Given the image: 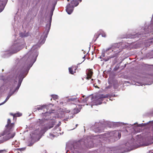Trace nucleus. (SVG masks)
Here are the masks:
<instances>
[{"label": "nucleus", "mask_w": 153, "mask_h": 153, "mask_svg": "<svg viewBox=\"0 0 153 153\" xmlns=\"http://www.w3.org/2000/svg\"><path fill=\"white\" fill-rule=\"evenodd\" d=\"M37 56V54H36L33 59L30 63L25 61H20L21 59H17L14 64L15 70H16V74L13 78L10 76L5 79L3 76H0V79H2L4 82V85L0 87V91L2 92L8 89H10V91L6 99L4 102L0 103V105L5 103L15 92L18 91L23 78L27 75L30 68L36 61V58Z\"/></svg>", "instance_id": "f257e3e1"}, {"label": "nucleus", "mask_w": 153, "mask_h": 153, "mask_svg": "<svg viewBox=\"0 0 153 153\" xmlns=\"http://www.w3.org/2000/svg\"><path fill=\"white\" fill-rule=\"evenodd\" d=\"M138 30L139 31V32L135 34L129 35L127 36L126 38H142L143 37L142 39H144L145 38L147 37L144 42L145 46L148 47L153 44V37H149V36L152 34L153 31V14L151 21L146 23L144 27L142 28L139 27Z\"/></svg>", "instance_id": "f03ea898"}, {"label": "nucleus", "mask_w": 153, "mask_h": 153, "mask_svg": "<svg viewBox=\"0 0 153 153\" xmlns=\"http://www.w3.org/2000/svg\"><path fill=\"white\" fill-rule=\"evenodd\" d=\"M53 11L51 10L50 12L51 16L49 23L47 24L46 25V29L44 32V36H42L39 41V43L41 45L40 46L38 44H37L36 45H33L31 49V50L28 52L23 58H21V60H20V61H25L29 63H30L31 62V61L32 60L34 57H35V55L37 54V56L36 58H36L38 55V52L37 51V49L39 48L40 46L44 43L46 38L47 37L48 35L51 27L52 17L53 15Z\"/></svg>", "instance_id": "7ed1b4c3"}, {"label": "nucleus", "mask_w": 153, "mask_h": 153, "mask_svg": "<svg viewBox=\"0 0 153 153\" xmlns=\"http://www.w3.org/2000/svg\"><path fill=\"white\" fill-rule=\"evenodd\" d=\"M53 106V105L50 104L49 105H42L41 106H39L37 108L34 109V111H36V110H38L43 109L44 108H46L47 111L44 113H42L43 115V118L39 119L36 122L37 124H42L45 123L48 120H53L54 121L52 122V123L50 124H54L55 123H56V121L55 123L54 122V118L56 119L57 118L56 117L57 114H53V111H54V110L50 111L51 109V107Z\"/></svg>", "instance_id": "20e7f679"}, {"label": "nucleus", "mask_w": 153, "mask_h": 153, "mask_svg": "<svg viewBox=\"0 0 153 153\" xmlns=\"http://www.w3.org/2000/svg\"><path fill=\"white\" fill-rule=\"evenodd\" d=\"M140 145V142L138 140L134 141V139L132 138L126 143L125 147L123 148L119 149L116 147L111 148H107L106 151H107V153H123L128 152L138 148Z\"/></svg>", "instance_id": "39448f33"}, {"label": "nucleus", "mask_w": 153, "mask_h": 153, "mask_svg": "<svg viewBox=\"0 0 153 153\" xmlns=\"http://www.w3.org/2000/svg\"><path fill=\"white\" fill-rule=\"evenodd\" d=\"M19 35L20 38L14 42L13 44L11 46L9 51L4 52L2 56L3 57H7L10 56L12 54L17 53L24 46L25 43L23 37L27 36L29 35V33H28L24 34L21 33Z\"/></svg>", "instance_id": "423d86ee"}, {"label": "nucleus", "mask_w": 153, "mask_h": 153, "mask_svg": "<svg viewBox=\"0 0 153 153\" xmlns=\"http://www.w3.org/2000/svg\"><path fill=\"white\" fill-rule=\"evenodd\" d=\"M40 125H38L37 129L33 131H32L31 134H30L31 138L33 141H36L39 140L41 137L42 136L48 129H50L53 127V126L52 125H42V126L40 127Z\"/></svg>", "instance_id": "0eeeda50"}, {"label": "nucleus", "mask_w": 153, "mask_h": 153, "mask_svg": "<svg viewBox=\"0 0 153 153\" xmlns=\"http://www.w3.org/2000/svg\"><path fill=\"white\" fill-rule=\"evenodd\" d=\"M14 125H6L4 130L0 134V137L4 136L2 140H0V144L13 138L16 135L14 131Z\"/></svg>", "instance_id": "6e6552de"}, {"label": "nucleus", "mask_w": 153, "mask_h": 153, "mask_svg": "<svg viewBox=\"0 0 153 153\" xmlns=\"http://www.w3.org/2000/svg\"><path fill=\"white\" fill-rule=\"evenodd\" d=\"M80 108L78 109L77 107L76 108H75L74 110V112L73 113H69L70 112V111L69 110H66L65 109L64 110L62 109V112H61L60 114L56 115V117L57 118L59 117H63L64 116H66V119H64V120H62V121H58L59 123L58 124H59L60 123H63V122H65V121L67 120L68 119L70 118V119L72 118L74 116V114H77L80 111Z\"/></svg>", "instance_id": "1a4fd4ad"}, {"label": "nucleus", "mask_w": 153, "mask_h": 153, "mask_svg": "<svg viewBox=\"0 0 153 153\" xmlns=\"http://www.w3.org/2000/svg\"><path fill=\"white\" fill-rule=\"evenodd\" d=\"M106 97L105 96L103 95H101L99 96L98 97H97L96 99V102H94L93 100L94 99L93 97H88L84 99H81V102L83 103H86L87 105H88V104L90 102H93V104L91 105V107H92V105H100L102 103V101L103 100L104 98H105Z\"/></svg>", "instance_id": "9d476101"}, {"label": "nucleus", "mask_w": 153, "mask_h": 153, "mask_svg": "<svg viewBox=\"0 0 153 153\" xmlns=\"http://www.w3.org/2000/svg\"><path fill=\"white\" fill-rule=\"evenodd\" d=\"M120 44V43L112 44L110 47L105 49L104 52H106V53L108 55L111 54H115V56L116 55L119 53L122 50Z\"/></svg>", "instance_id": "9b49d317"}, {"label": "nucleus", "mask_w": 153, "mask_h": 153, "mask_svg": "<svg viewBox=\"0 0 153 153\" xmlns=\"http://www.w3.org/2000/svg\"><path fill=\"white\" fill-rule=\"evenodd\" d=\"M131 126L130 128H127L126 130L127 132H129L131 134H134L137 132L142 131L145 128L146 125H135V126L133 127V125H131Z\"/></svg>", "instance_id": "f8f14e48"}, {"label": "nucleus", "mask_w": 153, "mask_h": 153, "mask_svg": "<svg viewBox=\"0 0 153 153\" xmlns=\"http://www.w3.org/2000/svg\"><path fill=\"white\" fill-rule=\"evenodd\" d=\"M78 1H79L80 2L82 1V0H73L71 1V4H69L67 5L66 10L68 14H71L73 11L74 7L78 5Z\"/></svg>", "instance_id": "ddd939ff"}, {"label": "nucleus", "mask_w": 153, "mask_h": 153, "mask_svg": "<svg viewBox=\"0 0 153 153\" xmlns=\"http://www.w3.org/2000/svg\"><path fill=\"white\" fill-rule=\"evenodd\" d=\"M106 135H109L110 136H107L109 137L112 141H115L119 139L121 136V134L120 130L114 131L111 132L110 133L106 134Z\"/></svg>", "instance_id": "4468645a"}, {"label": "nucleus", "mask_w": 153, "mask_h": 153, "mask_svg": "<svg viewBox=\"0 0 153 153\" xmlns=\"http://www.w3.org/2000/svg\"><path fill=\"white\" fill-rule=\"evenodd\" d=\"M59 125H56L52 130V133L56 134V136H58L59 134H63V132H60V128L59 126Z\"/></svg>", "instance_id": "2eb2a0df"}, {"label": "nucleus", "mask_w": 153, "mask_h": 153, "mask_svg": "<svg viewBox=\"0 0 153 153\" xmlns=\"http://www.w3.org/2000/svg\"><path fill=\"white\" fill-rule=\"evenodd\" d=\"M7 1V0H0V2L2 3L0 5V13L4 10Z\"/></svg>", "instance_id": "dca6fc26"}, {"label": "nucleus", "mask_w": 153, "mask_h": 153, "mask_svg": "<svg viewBox=\"0 0 153 153\" xmlns=\"http://www.w3.org/2000/svg\"><path fill=\"white\" fill-rule=\"evenodd\" d=\"M114 124V123L113 122H110L108 121H105L104 120H102L98 122L95 123V124Z\"/></svg>", "instance_id": "f3484780"}, {"label": "nucleus", "mask_w": 153, "mask_h": 153, "mask_svg": "<svg viewBox=\"0 0 153 153\" xmlns=\"http://www.w3.org/2000/svg\"><path fill=\"white\" fill-rule=\"evenodd\" d=\"M11 114L13 116V120H16V117H19L22 115V114L19 112L17 113L14 114Z\"/></svg>", "instance_id": "a211bd4d"}, {"label": "nucleus", "mask_w": 153, "mask_h": 153, "mask_svg": "<svg viewBox=\"0 0 153 153\" xmlns=\"http://www.w3.org/2000/svg\"><path fill=\"white\" fill-rule=\"evenodd\" d=\"M115 57V55H111L107 57H105V58L102 59V60H104L105 62L108 61L110 59L113 58Z\"/></svg>", "instance_id": "6ab92c4d"}, {"label": "nucleus", "mask_w": 153, "mask_h": 153, "mask_svg": "<svg viewBox=\"0 0 153 153\" xmlns=\"http://www.w3.org/2000/svg\"><path fill=\"white\" fill-rule=\"evenodd\" d=\"M87 77L89 78H91L93 74V72L91 70H88L86 71Z\"/></svg>", "instance_id": "aec40b11"}, {"label": "nucleus", "mask_w": 153, "mask_h": 153, "mask_svg": "<svg viewBox=\"0 0 153 153\" xmlns=\"http://www.w3.org/2000/svg\"><path fill=\"white\" fill-rule=\"evenodd\" d=\"M148 140V142L146 143H145V146H148L149 145L151 144L152 143H153V139L151 137H150V139L149 140Z\"/></svg>", "instance_id": "412c9836"}, {"label": "nucleus", "mask_w": 153, "mask_h": 153, "mask_svg": "<svg viewBox=\"0 0 153 153\" xmlns=\"http://www.w3.org/2000/svg\"><path fill=\"white\" fill-rule=\"evenodd\" d=\"M26 128H29V130H27V131H28L29 130H31L33 129V127H35V125H26Z\"/></svg>", "instance_id": "4be33fe9"}, {"label": "nucleus", "mask_w": 153, "mask_h": 153, "mask_svg": "<svg viewBox=\"0 0 153 153\" xmlns=\"http://www.w3.org/2000/svg\"><path fill=\"white\" fill-rule=\"evenodd\" d=\"M57 136H56V134L51 133L49 135V138L52 139H53L54 137H57Z\"/></svg>", "instance_id": "5701e85b"}, {"label": "nucleus", "mask_w": 153, "mask_h": 153, "mask_svg": "<svg viewBox=\"0 0 153 153\" xmlns=\"http://www.w3.org/2000/svg\"><path fill=\"white\" fill-rule=\"evenodd\" d=\"M100 34L102 35V36L103 37H106V34L102 30H101L100 31Z\"/></svg>", "instance_id": "b1692460"}, {"label": "nucleus", "mask_w": 153, "mask_h": 153, "mask_svg": "<svg viewBox=\"0 0 153 153\" xmlns=\"http://www.w3.org/2000/svg\"><path fill=\"white\" fill-rule=\"evenodd\" d=\"M105 51V49H103L102 50V53L101 56L100 57V58H101V57H104L105 56V54L106 52H104V51Z\"/></svg>", "instance_id": "393cba45"}, {"label": "nucleus", "mask_w": 153, "mask_h": 153, "mask_svg": "<svg viewBox=\"0 0 153 153\" xmlns=\"http://www.w3.org/2000/svg\"><path fill=\"white\" fill-rule=\"evenodd\" d=\"M73 125H70V126H69V127L71 128L69 129L68 130H71L74 129L77 127V125H75L73 127L72 126Z\"/></svg>", "instance_id": "a878e982"}, {"label": "nucleus", "mask_w": 153, "mask_h": 153, "mask_svg": "<svg viewBox=\"0 0 153 153\" xmlns=\"http://www.w3.org/2000/svg\"><path fill=\"white\" fill-rule=\"evenodd\" d=\"M140 124H153V120L149 121V122L147 123H142Z\"/></svg>", "instance_id": "bb28decb"}, {"label": "nucleus", "mask_w": 153, "mask_h": 153, "mask_svg": "<svg viewBox=\"0 0 153 153\" xmlns=\"http://www.w3.org/2000/svg\"><path fill=\"white\" fill-rule=\"evenodd\" d=\"M51 96L53 99L54 100L57 99L58 98V96L57 95H52Z\"/></svg>", "instance_id": "cd10ccee"}, {"label": "nucleus", "mask_w": 153, "mask_h": 153, "mask_svg": "<svg viewBox=\"0 0 153 153\" xmlns=\"http://www.w3.org/2000/svg\"><path fill=\"white\" fill-rule=\"evenodd\" d=\"M69 101H74V100H76V101H78V100H77V98H70L69 99Z\"/></svg>", "instance_id": "c85d7f7f"}, {"label": "nucleus", "mask_w": 153, "mask_h": 153, "mask_svg": "<svg viewBox=\"0 0 153 153\" xmlns=\"http://www.w3.org/2000/svg\"><path fill=\"white\" fill-rule=\"evenodd\" d=\"M25 149V148H18L17 149V150L21 152L24 151Z\"/></svg>", "instance_id": "c756f323"}, {"label": "nucleus", "mask_w": 153, "mask_h": 153, "mask_svg": "<svg viewBox=\"0 0 153 153\" xmlns=\"http://www.w3.org/2000/svg\"><path fill=\"white\" fill-rule=\"evenodd\" d=\"M100 35V33H96L94 35V37H95L96 38V40L97 38H98L99 35Z\"/></svg>", "instance_id": "7c9ffc66"}, {"label": "nucleus", "mask_w": 153, "mask_h": 153, "mask_svg": "<svg viewBox=\"0 0 153 153\" xmlns=\"http://www.w3.org/2000/svg\"><path fill=\"white\" fill-rule=\"evenodd\" d=\"M11 123V120L10 119H8L7 122V124H10ZM15 123H11L10 124H14Z\"/></svg>", "instance_id": "2f4dec72"}, {"label": "nucleus", "mask_w": 153, "mask_h": 153, "mask_svg": "<svg viewBox=\"0 0 153 153\" xmlns=\"http://www.w3.org/2000/svg\"><path fill=\"white\" fill-rule=\"evenodd\" d=\"M69 71L70 74H74V72L72 71V69L71 68H69Z\"/></svg>", "instance_id": "473e14b6"}, {"label": "nucleus", "mask_w": 153, "mask_h": 153, "mask_svg": "<svg viewBox=\"0 0 153 153\" xmlns=\"http://www.w3.org/2000/svg\"><path fill=\"white\" fill-rule=\"evenodd\" d=\"M71 150L72 151H73V153H74L75 151H76V150H75V149L74 146H73V147L71 148Z\"/></svg>", "instance_id": "72a5a7b5"}, {"label": "nucleus", "mask_w": 153, "mask_h": 153, "mask_svg": "<svg viewBox=\"0 0 153 153\" xmlns=\"http://www.w3.org/2000/svg\"><path fill=\"white\" fill-rule=\"evenodd\" d=\"M69 145H70V144L69 143H68L66 144V149L70 148L69 147Z\"/></svg>", "instance_id": "f704fd0d"}, {"label": "nucleus", "mask_w": 153, "mask_h": 153, "mask_svg": "<svg viewBox=\"0 0 153 153\" xmlns=\"http://www.w3.org/2000/svg\"><path fill=\"white\" fill-rule=\"evenodd\" d=\"M150 126L149 127L150 129H152V130L153 131V125H150Z\"/></svg>", "instance_id": "c9c22d12"}, {"label": "nucleus", "mask_w": 153, "mask_h": 153, "mask_svg": "<svg viewBox=\"0 0 153 153\" xmlns=\"http://www.w3.org/2000/svg\"><path fill=\"white\" fill-rule=\"evenodd\" d=\"M147 153H153V150H152L147 152Z\"/></svg>", "instance_id": "e433bc0d"}, {"label": "nucleus", "mask_w": 153, "mask_h": 153, "mask_svg": "<svg viewBox=\"0 0 153 153\" xmlns=\"http://www.w3.org/2000/svg\"><path fill=\"white\" fill-rule=\"evenodd\" d=\"M0 153H6L5 152L4 150H0Z\"/></svg>", "instance_id": "4c0bfd02"}, {"label": "nucleus", "mask_w": 153, "mask_h": 153, "mask_svg": "<svg viewBox=\"0 0 153 153\" xmlns=\"http://www.w3.org/2000/svg\"><path fill=\"white\" fill-rule=\"evenodd\" d=\"M119 123V124H123V125H124V124H127V123Z\"/></svg>", "instance_id": "58836bf2"}, {"label": "nucleus", "mask_w": 153, "mask_h": 153, "mask_svg": "<svg viewBox=\"0 0 153 153\" xmlns=\"http://www.w3.org/2000/svg\"><path fill=\"white\" fill-rule=\"evenodd\" d=\"M54 6L53 7V8H52L51 11H53L54 10Z\"/></svg>", "instance_id": "ea45409f"}, {"label": "nucleus", "mask_w": 153, "mask_h": 153, "mask_svg": "<svg viewBox=\"0 0 153 153\" xmlns=\"http://www.w3.org/2000/svg\"><path fill=\"white\" fill-rule=\"evenodd\" d=\"M54 6L53 7V8H52L51 11H53L54 10Z\"/></svg>", "instance_id": "a19ab883"}, {"label": "nucleus", "mask_w": 153, "mask_h": 153, "mask_svg": "<svg viewBox=\"0 0 153 153\" xmlns=\"http://www.w3.org/2000/svg\"><path fill=\"white\" fill-rule=\"evenodd\" d=\"M32 144H31V143H30V144H29L28 145V146H31L32 145Z\"/></svg>", "instance_id": "79ce46f5"}, {"label": "nucleus", "mask_w": 153, "mask_h": 153, "mask_svg": "<svg viewBox=\"0 0 153 153\" xmlns=\"http://www.w3.org/2000/svg\"><path fill=\"white\" fill-rule=\"evenodd\" d=\"M133 124L135 125V124H138L137 123H134Z\"/></svg>", "instance_id": "37998d69"}, {"label": "nucleus", "mask_w": 153, "mask_h": 153, "mask_svg": "<svg viewBox=\"0 0 153 153\" xmlns=\"http://www.w3.org/2000/svg\"><path fill=\"white\" fill-rule=\"evenodd\" d=\"M101 61H103V60H102V59H103V58H101Z\"/></svg>", "instance_id": "c03bdc74"}, {"label": "nucleus", "mask_w": 153, "mask_h": 153, "mask_svg": "<svg viewBox=\"0 0 153 153\" xmlns=\"http://www.w3.org/2000/svg\"><path fill=\"white\" fill-rule=\"evenodd\" d=\"M68 151H68V150H67V151H66V153H68Z\"/></svg>", "instance_id": "a18cd8bd"}, {"label": "nucleus", "mask_w": 153, "mask_h": 153, "mask_svg": "<svg viewBox=\"0 0 153 153\" xmlns=\"http://www.w3.org/2000/svg\"><path fill=\"white\" fill-rule=\"evenodd\" d=\"M85 58V56L83 57V58Z\"/></svg>", "instance_id": "49530a36"}, {"label": "nucleus", "mask_w": 153, "mask_h": 153, "mask_svg": "<svg viewBox=\"0 0 153 153\" xmlns=\"http://www.w3.org/2000/svg\"><path fill=\"white\" fill-rule=\"evenodd\" d=\"M98 82H100V80H98Z\"/></svg>", "instance_id": "de8ad7c7"}, {"label": "nucleus", "mask_w": 153, "mask_h": 153, "mask_svg": "<svg viewBox=\"0 0 153 153\" xmlns=\"http://www.w3.org/2000/svg\"><path fill=\"white\" fill-rule=\"evenodd\" d=\"M67 1H69V0H67Z\"/></svg>", "instance_id": "09e8293b"}]
</instances>
